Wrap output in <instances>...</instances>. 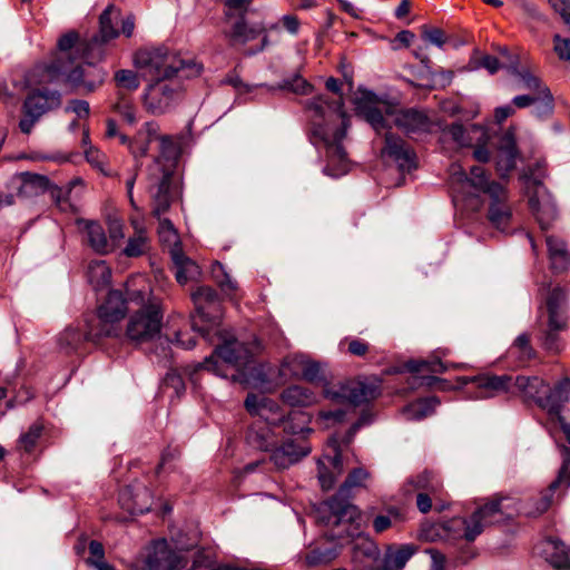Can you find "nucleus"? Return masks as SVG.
I'll return each mask as SVG.
<instances>
[{"label": "nucleus", "instance_id": "nucleus-1", "mask_svg": "<svg viewBox=\"0 0 570 570\" xmlns=\"http://www.w3.org/2000/svg\"><path fill=\"white\" fill-rule=\"evenodd\" d=\"M136 17L132 13L121 18L120 8L108 4L99 16V31L83 46L85 65L70 66L66 73H61L62 81L72 89H82L92 92L99 88L106 77V71L95 63L106 56V46L120 35L126 38L134 36Z\"/></svg>", "mask_w": 570, "mask_h": 570}, {"label": "nucleus", "instance_id": "nucleus-2", "mask_svg": "<svg viewBox=\"0 0 570 570\" xmlns=\"http://www.w3.org/2000/svg\"><path fill=\"white\" fill-rule=\"evenodd\" d=\"M328 91L340 95L336 101L328 102L323 98L311 104L314 112L309 140L315 147H323L326 154L324 173L337 178L350 169L347 154L342 145L350 126L348 117L344 110L341 95V82L336 78H328L325 82Z\"/></svg>", "mask_w": 570, "mask_h": 570}, {"label": "nucleus", "instance_id": "nucleus-3", "mask_svg": "<svg viewBox=\"0 0 570 570\" xmlns=\"http://www.w3.org/2000/svg\"><path fill=\"white\" fill-rule=\"evenodd\" d=\"M501 501L502 498L499 497L491 499L479 507L469 520L459 517L443 523L424 522L420 529V538L425 541H464V548H461L458 560L465 563L474 557L470 544L475 538L483 532L485 527L502 520Z\"/></svg>", "mask_w": 570, "mask_h": 570}, {"label": "nucleus", "instance_id": "nucleus-4", "mask_svg": "<svg viewBox=\"0 0 570 570\" xmlns=\"http://www.w3.org/2000/svg\"><path fill=\"white\" fill-rule=\"evenodd\" d=\"M370 480L371 473L366 469H352L337 492L318 509L317 521L330 528H340L345 523L353 525L360 519V511L351 501L361 490L367 488Z\"/></svg>", "mask_w": 570, "mask_h": 570}, {"label": "nucleus", "instance_id": "nucleus-5", "mask_svg": "<svg viewBox=\"0 0 570 570\" xmlns=\"http://www.w3.org/2000/svg\"><path fill=\"white\" fill-rule=\"evenodd\" d=\"M134 65L147 76L157 79H190L198 77L203 65L195 59H183L165 47L141 48L134 55Z\"/></svg>", "mask_w": 570, "mask_h": 570}, {"label": "nucleus", "instance_id": "nucleus-6", "mask_svg": "<svg viewBox=\"0 0 570 570\" xmlns=\"http://www.w3.org/2000/svg\"><path fill=\"white\" fill-rule=\"evenodd\" d=\"M462 177L472 188L489 197L487 218L491 226L498 230L507 232L512 219L507 188L500 183L491 180L490 175L481 166H472L470 176L462 173Z\"/></svg>", "mask_w": 570, "mask_h": 570}, {"label": "nucleus", "instance_id": "nucleus-7", "mask_svg": "<svg viewBox=\"0 0 570 570\" xmlns=\"http://www.w3.org/2000/svg\"><path fill=\"white\" fill-rule=\"evenodd\" d=\"M331 541L352 539V566L353 570H389V557L391 547H387L385 559L380 558V550L376 543L368 537L362 535L360 523L354 521L353 525L345 523L340 528H332L325 534Z\"/></svg>", "mask_w": 570, "mask_h": 570}, {"label": "nucleus", "instance_id": "nucleus-8", "mask_svg": "<svg viewBox=\"0 0 570 570\" xmlns=\"http://www.w3.org/2000/svg\"><path fill=\"white\" fill-rule=\"evenodd\" d=\"M353 105L356 116L367 121L377 132H384L385 145L381 151V159L386 163L392 158V132L385 116L392 115V101L387 97H379L373 91L358 88Z\"/></svg>", "mask_w": 570, "mask_h": 570}, {"label": "nucleus", "instance_id": "nucleus-9", "mask_svg": "<svg viewBox=\"0 0 570 570\" xmlns=\"http://www.w3.org/2000/svg\"><path fill=\"white\" fill-rule=\"evenodd\" d=\"M245 407L250 414L258 415L262 419L249 426L246 433L247 443L254 449L269 452L276 444L273 429L277 428L274 413L278 412V404L268 397L248 394L245 400Z\"/></svg>", "mask_w": 570, "mask_h": 570}, {"label": "nucleus", "instance_id": "nucleus-10", "mask_svg": "<svg viewBox=\"0 0 570 570\" xmlns=\"http://www.w3.org/2000/svg\"><path fill=\"white\" fill-rule=\"evenodd\" d=\"M196 314L191 318V327L207 338L219 324L222 304L217 292L209 286H200L191 295Z\"/></svg>", "mask_w": 570, "mask_h": 570}, {"label": "nucleus", "instance_id": "nucleus-11", "mask_svg": "<svg viewBox=\"0 0 570 570\" xmlns=\"http://www.w3.org/2000/svg\"><path fill=\"white\" fill-rule=\"evenodd\" d=\"M184 88L178 79H157L146 86L142 95L145 110L161 116L173 110L183 99Z\"/></svg>", "mask_w": 570, "mask_h": 570}, {"label": "nucleus", "instance_id": "nucleus-12", "mask_svg": "<svg viewBox=\"0 0 570 570\" xmlns=\"http://www.w3.org/2000/svg\"><path fill=\"white\" fill-rule=\"evenodd\" d=\"M537 316L570 320L569 289L559 283L554 284L546 275L537 282Z\"/></svg>", "mask_w": 570, "mask_h": 570}, {"label": "nucleus", "instance_id": "nucleus-13", "mask_svg": "<svg viewBox=\"0 0 570 570\" xmlns=\"http://www.w3.org/2000/svg\"><path fill=\"white\" fill-rule=\"evenodd\" d=\"M89 40L90 38L81 41L79 33L75 30L66 32L58 39L57 50L45 68L50 81H59L61 73H66L77 58L83 57V46Z\"/></svg>", "mask_w": 570, "mask_h": 570}, {"label": "nucleus", "instance_id": "nucleus-14", "mask_svg": "<svg viewBox=\"0 0 570 570\" xmlns=\"http://www.w3.org/2000/svg\"><path fill=\"white\" fill-rule=\"evenodd\" d=\"M163 312L158 304L150 303L132 313L127 322L126 336L134 343H145L159 335Z\"/></svg>", "mask_w": 570, "mask_h": 570}, {"label": "nucleus", "instance_id": "nucleus-15", "mask_svg": "<svg viewBox=\"0 0 570 570\" xmlns=\"http://www.w3.org/2000/svg\"><path fill=\"white\" fill-rule=\"evenodd\" d=\"M188 559L176 551L166 539H156L146 549L140 559L139 570H184Z\"/></svg>", "mask_w": 570, "mask_h": 570}, {"label": "nucleus", "instance_id": "nucleus-16", "mask_svg": "<svg viewBox=\"0 0 570 570\" xmlns=\"http://www.w3.org/2000/svg\"><path fill=\"white\" fill-rule=\"evenodd\" d=\"M215 356L220 358L227 365L239 370L252 363L254 353L244 343L237 340L226 341L224 344L215 348L214 354L206 357L204 362L199 364V368H204L219 376L227 377L228 374L222 370Z\"/></svg>", "mask_w": 570, "mask_h": 570}, {"label": "nucleus", "instance_id": "nucleus-17", "mask_svg": "<svg viewBox=\"0 0 570 570\" xmlns=\"http://www.w3.org/2000/svg\"><path fill=\"white\" fill-rule=\"evenodd\" d=\"M446 348H439L430 354L426 358H412L402 364H394V393H403L405 389L396 387V383L401 380L403 373H423L443 374L449 370H465L468 364L444 362L442 358L448 355Z\"/></svg>", "mask_w": 570, "mask_h": 570}, {"label": "nucleus", "instance_id": "nucleus-18", "mask_svg": "<svg viewBox=\"0 0 570 570\" xmlns=\"http://www.w3.org/2000/svg\"><path fill=\"white\" fill-rule=\"evenodd\" d=\"M458 387H468L473 399H491L501 394H511L512 376L508 374H478L473 376H458Z\"/></svg>", "mask_w": 570, "mask_h": 570}, {"label": "nucleus", "instance_id": "nucleus-19", "mask_svg": "<svg viewBox=\"0 0 570 570\" xmlns=\"http://www.w3.org/2000/svg\"><path fill=\"white\" fill-rule=\"evenodd\" d=\"M159 227L158 233L163 240L173 244L170 255L173 263L176 267V281L184 285L188 281L196 278L199 275L198 265L188 258L179 246V239L174 224L168 218H158Z\"/></svg>", "mask_w": 570, "mask_h": 570}, {"label": "nucleus", "instance_id": "nucleus-20", "mask_svg": "<svg viewBox=\"0 0 570 570\" xmlns=\"http://www.w3.org/2000/svg\"><path fill=\"white\" fill-rule=\"evenodd\" d=\"M61 105V95L58 91L37 90L29 94L23 102V117L19 128L24 134H30L33 125L49 110Z\"/></svg>", "mask_w": 570, "mask_h": 570}, {"label": "nucleus", "instance_id": "nucleus-21", "mask_svg": "<svg viewBox=\"0 0 570 570\" xmlns=\"http://www.w3.org/2000/svg\"><path fill=\"white\" fill-rule=\"evenodd\" d=\"M377 386L362 381H346L340 384L326 383L323 393L324 396L333 402L360 405L376 396Z\"/></svg>", "mask_w": 570, "mask_h": 570}, {"label": "nucleus", "instance_id": "nucleus-22", "mask_svg": "<svg viewBox=\"0 0 570 570\" xmlns=\"http://www.w3.org/2000/svg\"><path fill=\"white\" fill-rule=\"evenodd\" d=\"M537 340L549 354L558 355L566 348L563 334L570 327V320L537 316Z\"/></svg>", "mask_w": 570, "mask_h": 570}, {"label": "nucleus", "instance_id": "nucleus-23", "mask_svg": "<svg viewBox=\"0 0 570 570\" xmlns=\"http://www.w3.org/2000/svg\"><path fill=\"white\" fill-rule=\"evenodd\" d=\"M570 399V377L566 376L553 386L544 383L541 396L538 400V407L546 411L553 421L562 417L561 411Z\"/></svg>", "mask_w": 570, "mask_h": 570}, {"label": "nucleus", "instance_id": "nucleus-24", "mask_svg": "<svg viewBox=\"0 0 570 570\" xmlns=\"http://www.w3.org/2000/svg\"><path fill=\"white\" fill-rule=\"evenodd\" d=\"M567 459L561 464L557 478L550 483V485L541 491L537 497L530 498L524 507V513L529 517H538L544 513L552 504L553 494L556 490L561 485H566L567 471L570 468V451L564 450Z\"/></svg>", "mask_w": 570, "mask_h": 570}, {"label": "nucleus", "instance_id": "nucleus-25", "mask_svg": "<svg viewBox=\"0 0 570 570\" xmlns=\"http://www.w3.org/2000/svg\"><path fill=\"white\" fill-rule=\"evenodd\" d=\"M263 35L261 46L256 49L249 50L248 55H255L263 51L268 46V37L266 35V27L263 23L248 24L244 13H240L237 21L232 26L227 37L232 45H246Z\"/></svg>", "mask_w": 570, "mask_h": 570}, {"label": "nucleus", "instance_id": "nucleus-26", "mask_svg": "<svg viewBox=\"0 0 570 570\" xmlns=\"http://www.w3.org/2000/svg\"><path fill=\"white\" fill-rule=\"evenodd\" d=\"M269 452V460L275 468L285 470L306 456L311 452V448L305 441L291 439L278 446L275 444Z\"/></svg>", "mask_w": 570, "mask_h": 570}, {"label": "nucleus", "instance_id": "nucleus-27", "mask_svg": "<svg viewBox=\"0 0 570 570\" xmlns=\"http://www.w3.org/2000/svg\"><path fill=\"white\" fill-rule=\"evenodd\" d=\"M394 164L397 176L394 175V187H401L413 179L412 173L417 169L419 161L416 153L402 139L394 137Z\"/></svg>", "mask_w": 570, "mask_h": 570}, {"label": "nucleus", "instance_id": "nucleus-28", "mask_svg": "<svg viewBox=\"0 0 570 570\" xmlns=\"http://www.w3.org/2000/svg\"><path fill=\"white\" fill-rule=\"evenodd\" d=\"M394 126L399 127L409 137L428 134L432 129V121L423 111L410 109H394Z\"/></svg>", "mask_w": 570, "mask_h": 570}, {"label": "nucleus", "instance_id": "nucleus-29", "mask_svg": "<svg viewBox=\"0 0 570 570\" xmlns=\"http://www.w3.org/2000/svg\"><path fill=\"white\" fill-rule=\"evenodd\" d=\"M121 507L131 514H144L151 509L153 495L147 487H126L119 493Z\"/></svg>", "mask_w": 570, "mask_h": 570}, {"label": "nucleus", "instance_id": "nucleus-30", "mask_svg": "<svg viewBox=\"0 0 570 570\" xmlns=\"http://www.w3.org/2000/svg\"><path fill=\"white\" fill-rule=\"evenodd\" d=\"M519 150L512 132L507 131L500 139L495 156V170L504 179L515 168Z\"/></svg>", "mask_w": 570, "mask_h": 570}, {"label": "nucleus", "instance_id": "nucleus-31", "mask_svg": "<svg viewBox=\"0 0 570 570\" xmlns=\"http://www.w3.org/2000/svg\"><path fill=\"white\" fill-rule=\"evenodd\" d=\"M156 181V191L153 194V214L157 218L167 213L170 207L173 169H161L156 178H149Z\"/></svg>", "mask_w": 570, "mask_h": 570}, {"label": "nucleus", "instance_id": "nucleus-32", "mask_svg": "<svg viewBox=\"0 0 570 570\" xmlns=\"http://www.w3.org/2000/svg\"><path fill=\"white\" fill-rule=\"evenodd\" d=\"M549 268L554 275H561L570 268V253L567 243L553 235L546 238Z\"/></svg>", "mask_w": 570, "mask_h": 570}, {"label": "nucleus", "instance_id": "nucleus-33", "mask_svg": "<svg viewBox=\"0 0 570 570\" xmlns=\"http://www.w3.org/2000/svg\"><path fill=\"white\" fill-rule=\"evenodd\" d=\"M120 333V325L101 318L99 315H92L86 320V340L96 345L100 344L104 338L118 337Z\"/></svg>", "mask_w": 570, "mask_h": 570}, {"label": "nucleus", "instance_id": "nucleus-34", "mask_svg": "<svg viewBox=\"0 0 570 570\" xmlns=\"http://www.w3.org/2000/svg\"><path fill=\"white\" fill-rule=\"evenodd\" d=\"M540 553L558 570H570V553L559 539L543 540L540 544Z\"/></svg>", "mask_w": 570, "mask_h": 570}, {"label": "nucleus", "instance_id": "nucleus-35", "mask_svg": "<svg viewBox=\"0 0 570 570\" xmlns=\"http://www.w3.org/2000/svg\"><path fill=\"white\" fill-rule=\"evenodd\" d=\"M19 181L18 196L30 198L47 193L50 188V179L40 174L23 171L16 176Z\"/></svg>", "mask_w": 570, "mask_h": 570}, {"label": "nucleus", "instance_id": "nucleus-36", "mask_svg": "<svg viewBox=\"0 0 570 570\" xmlns=\"http://www.w3.org/2000/svg\"><path fill=\"white\" fill-rule=\"evenodd\" d=\"M277 420V426H282L283 431L292 435H301L298 438L303 441L305 434H309L312 429L308 426L311 423V415L305 412L292 411L287 417L278 411L274 413Z\"/></svg>", "mask_w": 570, "mask_h": 570}, {"label": "nucleus", "instance_id": "nucleus-37", "mask_svg": "<svg viewBox=\"0 0 570 570\" xmlns=\"http://www.w3.org/2000/svg\"><path fill=\"white\" fill-rule=\"evenodd\" d=\"M544 381L538 376H522L512 377L511 394L520 395L524 402H533L538 406V400L541 396L542 389L544 390Z\"/></svg>", "mask_w": 570, "mask_h": 570}, {"label": "nucleus", "instance_id": "nucleus-38", "mask_svg": "<svg viewBox=\"0 0 570 570\" xmlns=\"http://www.w3.org/2000/svg\"><path fill=\"white\" fill-rule=\"evenodd\" d=\"M127 312V298L120 291L112 289L108 293L106 301L98 308L97 315L118 324Z\"/></svg>", "mask_w": 570, "mask_h": 570}, {"label": "nucleus", "instance_id": "nucleus-39", "mask_svg": "<svg viewBox=\"0 0 570 570\" xmlns=\"http://www.w3.org/2000/svg\"><path fill=\"white\" fill-rule=\"evenodd\" d=\"M440 403V399L434 395L421 397L403 406L400 414L406 421H421L434 414Z\"/></svg>", "mask_w": 570, "mask_h": 570}, {"label": "nucleus", "instance_id": "nucleus-40", "mask_svg": "<svg viewBox=\"0 0 570 570\" xmlns=\"http://www.w3.org/2000/svg\"><path fill=\"white\" fill-rule=\"evenodd\" d=\"M281 400L291 407H309L317 403V394L309 387L292 384L281 392Z\"/></svg>", "mask_w": 570, "mask_h": 570}, {"label": "nucleus", "instance_id": "nucleus-41", "mask_svg": "<svg viewBox=\"0 0 570 570\" xmlns=\"http://www.w3.org/2000/svg\"><path fill=\"white\" fill-rule=\"evenodd\" d=\"M507 356L518 367H523L534 360L537 352L531 345L530 335L528 333L520 334L509 347Z\"/></svg>", "mask_w": 570, "mask_h": 570}, {"label": "nucleus", "instance_id": "nucleus-42", "mask_svg": "<svg viewBox=\"0 0 570 570\" xmlns=\"http://www.w3.org/2000/svg\"><path fill=\"white\" fill-rule=\"evenodd\" d=\"M82 223L88 245L100 255L111 253V245L108 242V235L102 225L95 220H82Z\"/></svg>", "mask_w": 570, "mask_h": 570}, {"label": "nucleus", "instance_id": "nucleus-43", "mask_svg": "<svg viewBox=\"0 0 570 570\" xmlns=\"http://www.w3.org/2000/svg\"><path fill=\"white\" fill-rule=\"evenodd\" d=\"M411 485L417 492H426L433 497H442L444 488L441 478L433 471L424 470L409 480Z\"/></svg>", "mask_w": 570, "mask_h": 570}, {"label": "nucleus", "instance_id": "nucleus-44", "mask_svg": "<svg viewBox=\"0 0 570 570\" xmlns=\"http://www.w3.org/2000/svg\"><path fill=\"white\" fill-rule=\"evenodd\" d=\"M160 141V153L157 158H155L154 164L148 169L149 178L158 177V174H161V169H169L165 165L161 164V160L165 159L167 161H175L178 157V148L175 141L170 136H159Z\"/></svg>", "mask_w": 570, "mask_h": 570}, {"label": "nucleus", "instance_id": "nucleus-45", "mask_svg": "<svg viewBox=\"0 0 570 570\" xmlns=\"http://www.w3.org/2000/svg\"><path fill=\"white\" fill-rule=\"evenodd\" d=\"M529 208L534 215L540 228L548 230L557 218L558 212L554 204L540 202L535 196L529 198Z\"/></svg>", "mask_w": 570, "mask_h": 570}, {"label": "nucleus", "instance_id": "nucleus-46", "mask_svg": "<svg viewBox=\"0 0 570 570\" xmlns=\"http://www.w3.org/2000/svg\"><path fill=\"white\" fill-rule=\"evenodd\" d=\"M341 553V546L332 543L331 546H316L305 554L304 561L307 567L327 566L332 563Z\"/></svg>", "mask_w": 570, "mask_h": 570}, {"label": "nucleus", "instance_id": "nucleus-47", "mask_svg": "<svg viewBox=\"0 0 570 570\" xmlns=\"http://www.w3.org/2000/svg\"><path fill=\"white\" fill-rule=\"evenodd\" d=\"M43 430L45 425L41 421L33 422L29 429L19 436L17 450L26 454H32L38 446Z\"/></svg>", "mask_w": 570, "mask_h": 570}, {"label": "nucleus", "instance_id": "nucleus-48", "mask_svg": "<svg viewBox=\"0 0 570 570\" xmlns=\"http://www.w3.org/2000/svg\"><path fill=\"white\" fill-rule=\"evenodd\" d=\"M87 277L92 287L98 291L110 283L111 271L105 261H94L88 266Z\"/></svg>", "mask_w": 570, "mask_h": 570}, {"label": "nucleus", "instance_id": "nucleus-49", "mask_svg": "<svg viewBox=\"0 0 570 570\" xmlns=\"http://www.w3.org/2000/svg\"><path fill=\"white\" fill-rule=\"evenodd\" d=\"M149 248V238L144 228H136L135 234L129 237L122 253L127 257H139Z\"/></svg>", "mask_w": 570, "mask_h": 570}, {"label": "nucleus", "instance_id": "nucleus-50", "mask_svg": "<svg viewBox=\"0 0 570 570\" xmlns=\"http://www.w3.org/2000/svg\"><path fill=\"white\" fill-rule=\"evenodd\" d=\"M86 340V332L68 327L59 336V346L66 354L77 352Z\"/></svg>", "mask_w": 570, "mask_h": 570}, {"label": "nucleus", "instance_id": "nucleus-51", "mask_svg": "<svg viewBox=\"0 0 570 570\" xmlns=\"http://www.w3.org/2000/svg\"><path fill=\"white\" fill-rule=\"evenodd\" d=\"M80 183L81 179L75 178L70 180L66 187H59L50 181V188H48L47 193L50 194L51 199L61 210H66L70 206L68 196L72 187Z\"/></svg>", "mask_w": 570, "mask_h": 570}, {"label": "nucleus", "instance_id": "nucleus-52", "mask_svg": "<svg viewBox=\"0 0 570 570\" xmlns=\"http://www.w3.org/2000/svg\"><path fill=\"white\" fill-rule=\"evenodd\" d=\"M212 275L222 289L227 295H232L237 289V284L230 278L225 272L224 265L219 262H215L212 265Z\"/></svg>", "mask_w": 570, "mask_h": 570}, {"label": "nucleus", "instance_id": "nucleus-53", "mask_svg": "<svg viewBox=\"0 0 570 570\" xmlns=\"http://www.w3.org/2000/svg\"><path fill=\"white\" fill-rule=\"evenodd\" d=\"M115 83L118 88L135 91L140 86L138 73L130 69L117 70L114 75Z\"/></svg>", "mask_w": 570, "mask_h": 570}, {"label": "nucleus", "instance_id": "nucleus-54", "mask_svg": "<svg viewBox=\"0 0 570 570\" xmlns=\"http://www.w3.org/2000/svg\"><path fill=\"white\" fill-rule=\"evenodd\" d=\"M533 114L539 118H544L553 112L554 100L548 87L540 90L538 101L534 104Z\"/></svg>", "mask_w": 570, "mask_h": 570}, {"label": "nucleus", "instance_id": "nucleus-55", "mask_svg": "<svg viewBox=\"0 0 570 570\" xmlns=\"http://www.w3.org/2000/svg\"><path fill=\"white\" fill-rule=\"evenodd\" d=\"M443 134L451 137V139L460 147L471 145V138L461 122H453L443 129Z\"/></svg>", "mask_w": 570, "mask_h": 570}, {"label": "nucleus", "instance_id": "nucleus-56", "mask_svg": "<svg viewBox=\"0 0 570 570\" xmlns=\"http://www.w3.org/2000/svg\"><path fill=\"white\" fill-rule=\"evenodd\" d=\"M414 543L401 544L394 549V570H402L407 560L417 551Z\"/></svg>", "mask_w": 570, "mask_h": 570}, {"label": "nucleus", "instance_id": "nucleus-57", "mask_svg": "<svg viewBox=\"0 0 570 570\" xmlns=\"http://www.w3.org/2000/svg\"><path fill=\"white\" fill-rule=\"evenodd\" d=\"M112 109L117 112L128 125H135L137 122L136 117V108L135 106L126 100L125 98H120L114 106Z\"/></svg>", "mask_w": 570, "mask_h": 570}, {"label": "nucleus", "instance_id": "nucleus-58", "mask_svg": "<svg viewBox=\"0 0 570 570\" xmlns=\"http://www.w3.org/2000/svg\"><path fill=\"white\" fill-rule=\"evenodd\" d=\"M299 365L302 368V377L305 381L316 382L322 377V370L320 363L302 357L299 360Z\"/></svg>", "mask_w": 570, "mask_h": 570}, {"label": "nucleus", "instance_id": "nucleus-59", "mask_svg": "<svg viewBox=\"0 0 570 570\" xmlns=\"http://www.w3.org/2000/svg\"><path fill=\"white\" fill-rule=\"evenodd\" d=\"M215 558V551L212 548H200L194 556L190 569L210 568Z\"/></svg>", "mask_w": 570, "mask_h": 570}, {"label": "nucleus", "instance_id": "nucleus-60", "mask_svg": "<svg viewBox=\"0 0 570 570\" xmlns=\"http://www.w3.org/2000/svg\"><path fill=\"white\" fill-rule=\"evenodd\" d=\"M411 376L407 379V383L410 389H416L420 386H425L426 389H434L440 382V377L435 375H420L421 373H410Z\"/></svg>", "mask_w": 570, "mask_h": 570}, {"label": "nucleus", "instance_id": "nucleus-61", "mask_svg": "<svg viewBox=\"0 0 570 570\" xmlns=\"http://www.w3.org/2000/svg\"><path fill=\"white\" fill-rule=\"evenodd\" d=\"M124 237V224L119 219H110L108 222V242L111 245V252L118 247Z\"/></svg>", "mask_w": 570, "mask_h": 570}, {"label": "nucleus", "instance_id": "nucleus-62", "mask_svg": "<svg viewBox=\"0 0 570 570\" xmlns=\"http://www.w3.org/2000/svg\"><path fill=\"white\" fill-rule=\"evenodd\" d=\"M85 157L86 160L96 169L101 171L102 174L107 175L105 170L106 165V155L101 153L99 149L90 146L89 148L85 149Z\"/></svg>", "mask_w": 570, "mask_h": 570}, {"label": "nucleus", "instance_id": "nucleus-63", "mask_svg": "<svg viewBox=\"0 0 570 570\" xmlns=\"http://www.w3.org/2000/svg\"><path fill=\"white\" fill-rule=\"evenodd\" d=\"M347 345V353L353 356H365L370 351V344L361 338H345L341 342V346Z\"/></svg>", "mask_w": 570, "mask_h": 570}, {"label": "nucleus", "instance_id": "nucleus-64", "mask_svg": "<svg viewBox=\"0 0 570 570\" xmlns=\"http://www.w3.org/2000/svg\"><path fill=\"white\" fill-rule=\"evenodd\" d=\"M422 37L424 40H426L440 48L446 42L445 32L442 29L436 28V27L423 26L422 27Z\"/></svg>", "mask_w": 570, "mask_h": 570}]
</instances>
